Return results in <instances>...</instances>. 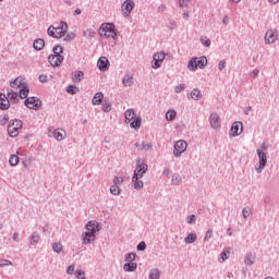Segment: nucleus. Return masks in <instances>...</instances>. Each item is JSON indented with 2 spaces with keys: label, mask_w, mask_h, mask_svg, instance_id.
Instances as JSON below:
<instances>
[{
  "label": "nucleus",
  "mask_w": 279,
  "mask_h": 279,
  "mask_svg": "<svg viewBox=\"0 0 279 279\" xmlns=\"http://www.w3.org/2000/svg\"><path fill=\"white\" fill-rule=\"evenodd\" d=\"M23 130V121L15 119V120H10L8 124V134L11 138H16L19 136V132Z\"/></svg>",
  "instance_id": "1"
},
{
  "label": "nucleus",
  "mask_w": 279,
  "mask_h": 279,
  "mask_svg": "<svg viewBox=\"0 0 279 279\" xmlns=\"http://www.w3.org/2000/svg\"><path fill=\"white\" fill-rule=\"evenodd\" d=\"M136 168L133 172V177L143 178L144 173H147L149 166L145 163V160L137 158L135 161Z\"/></svg>",
  "instance_id": "2"
},
{
  "label": "nucleus",
  "mask_w": 279,
  "mask_h": 279,
  "mask_svg": "<svg viewBox=\"0 0 279 279\" xmlns=\"http://www.w3.org/2000/svg\"><path fill=\"white\" fill-rule=\"evenodd\" d=\"M24 106H26V108H29L31 110H40V106H43V101H40L38 97L32 96L25 99Z\"/></svg>",
  "instance_id": "3"
},
{
  "label": "nucleus",
  "mask_w": 279,
  "mask_h": 279,
  "mask_svg": "<svg viewBox=\"0 0 279 279\" xmlns=\"http://www.w3.org/2000/svg\"><path fill=\"white\" fill-rule=\"evenodd\" d=\"M167 57L170 58V56L166 54L163 51L155 53L153 57L151 66L154 69H160V66H162V62H165V58Z\"/></svg>",
  "instance_id": "4"
},
{
  "label": "nucleus",
  "mask_w": 279,
  "mask_h": 279,
  "mask_svg": "<svg viewBox=\"0 0 279 279\" xmlns=\"http://www.w3.org/2000/svg\"><path fill=\"white\" fill-rule=\"evenodd\" d=\"M187 144L184 140H180L174 144L173 156L180 158L186 151Z\"/></svg>",
  "instance_id": "5"
},
{
  "label": "nucleus",
  "mask_w": 279,
  "mask_h": 279,
  "mask_svg": "<svg viewBox=\"0 0 279 279\" xmlns=\"http://www.w3.org/2000/svg\"><path fill=\"white\" fill-rule=\"evenodd\" d=\"M257 156L259 160V167L256 168L257 173H263L265 167H267V153L263 151V149H257Z\"/></svg>",
  "instance_id": "6"
},
{
  "label": "nucleus",
  "mask_w": 279,
  "mask_h": 279,
  "mask_svg": "<svg viewBox=\"0 0 279 279\" xmlns=\"http://www.w3.org/2000/svg\"><path fill=\"white\" fill-rule=\"evenodd\" d=\"M63 32L62 33H58L56 32V26H49L48 27V36H50L51 38H64V36H66V32L69 31V26L64 25V27H62Z\"/></svg>",
  "instance_id": "7"
},
{
  "label": "nucleus",
  "mask_w": 279,
  "mask_h": 279,
  "mask_svg": "<svg viewBox=\"0 0 279 279\" xmlns=\"http://www.w3.org/2000/svg\"><path fill=\"white\" fill-rule=\"evenodd\" d=\"M121 10H122V15L124 17L130 16V14L132 13V11L134 10V1L132 0H125L122 5H121Z\"/></svg>",
  "instance_id": "8"
},
{
  "label": "nucleus",
  "mask_w": 279,
  "mask_h": 279,
  "mask_svg": "<svg viewBox=\"0 0 279 279\" xmlns=\"http://www.w3.org/2000/svg\"><path fill=\"white\" fill-rule=\"evenodd\" d=\"M209 123L214 130H219V128H221V119L219 118V114H217V112H213L209 116Z\"/></svg>",
  "instance_id": "9"
},
{
  "label": "nucleus",
  "mask_w": 279,
  "mask_h": 279,
  "mask_svg": "<svg viewBox=\"0 0 279 279\" xmlns=\"http://www.w3.org/2000/svg\"><path fill=\"white\" fill-rule=\"evenodd\" d=\"M48 62L50 64V66H60V64H62V62H64V57L63 56H56V54H50L48 57Z\"/></svg>",
  "instance_id": "10"
},
{
  "label": "nucleus",
  "mask_w": 279,
  "mask_h": 279,
  "mask_svg": "<svg viewBox=\"0 0 279 279\" xmlns=\"http://www.w3.org/2000/svg\"><path fill=\"white\" fill-rule=\"evenodd\" d=\"M97 66L99 71L102 73H106L110 69V61H108V58L106 57H100L97 62Z\"/></svg>",
  "instance_id": "11"
},
{
  "label": "nucleus",
  "mask_w": 279,
  "mask_h": 279,
  "mask_svg": "<svg viewBox=\"0 0 279 279\" xmlns=\"http://www.w3.org/2000/svg\"><path fill=\"white\" fill-rule=\"evenodd\" d=\"M85 229L87 230L86 232L96 236L97 232H99V222L88 221L85 226Z\"/></svg>",
  "instance_id": "12"
},
{
  "label": "nucleus",
  "mask_w": 279,
  "mask_h": 279,
  "mask_svg": "<svg viewBox=\"0 0 279 279\" xmlns=\"http://www.w3.org/2000/svg\"><path fill=\"white\" fill-rule=\"evenodd\" d=\"M276 38H278V35L274 31H268L265 34V44L266 45H274L276 43Z\"/></svg>",
  "instance_id": "13"
},
{
  "label": "nucleus",
  "mask_w": 279,
  "mask_h": 279,
  "mask_svg": "<svg viewBox=\"0 0 279 279\" xmlns=\"http://www.w3.org/2000/svg\"><path fill=\"white\" fill-rule=\"evenodd\" d=\"M112 29H116L114 24H112V23H102L100 25V36H104V34H108L109 32H112Z\"/></svg>",
  "instance_id": "14"
},
{
  "label": "nucleus",
  "mask_w": 279,
  "mask_h": 279,
  "mask_svg": "<svg viewBox=\"0 0 279 279\" xmlns=\"http://www.w3.org/2000/svg\"><path fill=\"white\" fill-rule=\"evenodd\" d=\"M10 108V100L5 94L0 93V110H8Z\"/></svg>",
  "instance_id": "15"
},
{
  "label": "nucleus",
  "mask_w": 279,
  "mask_h": 279,
  "mask_svg": "<svg viewBox=\"0 0 279 279\" xmlns=\"http://www.w3.org/2000/svg\"><path fill=\"white\" fill-rule=\"evenodd\" d=\"M28 95H29V85H27V83H24L20 87L19 97L20 99H27Z\"/></svg>",
  "instance_id": "16"
},
{
  "label": "nucleus",
  "mask_w": 279,
  "mask_h": 279,
  "mask_svg": "<svg viewBox=\"0 0 279 279\" xmlns=\"http://www.w3.org/2000/svg\"><path fill=\"white\" fill-rule=\"evenodd\" d=\"M239 130H241L239 132ZM243 131V123L241 122H234L231 126V132H232V136H239V134H241V132Z\"/></svg>",
  "instance_id": "17"
},
{
  "label": "nucleus",
  "mask_w": 279,
  "mask_h": 279,
  "mask_svg": "<svg viewBox=\"0 0 279 279\" xmlns=\"http://www.w3.org/2000/svg\"><path fill=\"white\" fill-rule=\"evenodd\" d=\"M101 101H104V93L97 92L92 99V104L93 106H100Z\"/></svg>",
  "instance_id": "18"
},
{
  "label": "nucleus",
  "mask_w": 279,
  "mask_h": 279,
  "mask_svg": "<svg viewBox=\"0 0 279 279\" xmlns=\"http://www.w3.org/2000/svg\"><path fill=\"white\" fill-rule=\"evenodd\" d=\"M142 177H132V182H133V187L135 189V191H141V189H143L144 183L141 180Z\"/></svg>",
  "instance_id": "19"
},
{
  "label": "nucleus",
  "mask_w": 279,
  "mask_h": 279,
  "mask_svg": "<svg viewBox=\"0 0 279 279\" xmlns=\"http://www.w3.org/2000/svg\"><path fill=\"white\" fill-rule=\"evenodd\" d=\"M33 47L36 51H43L45 49V40L43 38L35 39Z\"/></svg>",
  "instance_id": "20"
},
{
  "label": "nucleus",
  "mask_w": 279,
  "mask_h": 279,
  "mask_svg": "<svg viewBox=\"0 0 279 279\" xmlns=\"http://www.w3.org/2000/svg\"><path fill=\"white\" fill-rule=\"evenodd\" d=\"M24 84L23 76H17L14 81L10 82L11 88H21Z\"/></svg>",
  "instance_id": "21"
},
{
  "label": "nucleus",
  "mask_w": 279,
  "mask_h": 279,
  "mask_svg": "<svg viewBox=\"0 0 279 279\" xmlns=\"http://www.w3.org/2000/svg\"><path fill=\"white\" fill-rule=\"evenodd\" d=\"M95 234L93 233H88L87 231L83 233V243L85 245H88L90 243H93V241H95Z\"/></svg>",
  "instance_id": "22"
},
{
  "label": "nucleus",
  "mask_w": 279,
  "mask_h": 279,
  "mask_svg": "<svg viewBox=\"0 0 279 279\" xmlns=\"http://www.w3.org/2000/svg\"><path fill=\"white\" fill-rule=\"evenodd\" d=\"M7 99H9V101H11L12 104H19V93L14 90L8 92Z\"/></svg>",
  "instance_id": "23"
},
{
  "label": "nucleus",
  "mask_w": 279,
  "mask_h": 279,
  "mask_svg": "<svg viewBox=\"0 0 279 279\" xmlns=\"http://www.w3.org/2000/svg\"><path fill=\"white\" fill-rule=\"evenodd\" d=\"M125 117V123H130L133 121V119L136 118V112H134V109H128L124 113Z\"/></svg>",
  "instance_id": "24"
},
{
  "label": "nucleus",
  "mask_w": 279,
  "mask_h": 279,
  "mask_svg": "<svg viewBox=\"0 0 279 279\" xmlns=\"http://www.w3.org/2000/svg\"><path fill=\"white\" fill-rule=\"evenodd\" d=\"M137 267L138 265L134 262H128L123 265L124 271H128V272L136 271Z\"/></svg>",
  "instance_id": "25"
},
{
  "label": "nucleus",
  "mask_w": 279,
  "mask_h": 279,
  "mask_svg": "<svg viewBox=\"0 0 279 279\" xmlns=\"http://www.w3.org/2000/svg\"><path fill=\"white\" fill-rule=\"evenodd\" d=\"M196 64L198 69H206V64H208V59L205 56L199 57L196 60Z\"/></svg>",
  "instance_id": "26"
},
{
  "label": "nucleus",
  "mask_w": 279,
  "mask_h": 279,
  "mask_svg": "<svg viewBox=\"0 0 279 279\" xmlns=\"http://www.w3.org/2000/svg\"><path fill=\"white\" fill-rule=\"evenodd\" d=\"M82 80H84V72L83 71H76L74 73V75L72 76V82H74V84H77V83L82 82Z\"/></svg>",
  "instance_id": "27"
},
{
  "label": "nucleus",
  "mask_w": 279,
  "mask_h": 279,
  "mask_svg": "<svg viewBox=\"0 0 279 279\" xmlns=\"http://www.w3.org/2000/svg\"><path fill=\"white\" fill-rule=\"evenodd\" d=\"M52 136L56 141H64V131L57 129L52 132Z\"/></svg>",
  "instance_id": "28"
},
{
  "label": "nucleus",
  "mask_w": 279,
  "mask_h": 279,
  "mask_svg": "<svg viewBox=\"0 0 279 279\" xmlns=\"http://www.w3.org/2000/svg\"><path fill=\"white\" fill-rule=\"evenodd\" d=\"M187 69H189L190 71H193V72L197 71V57H193V58L189 61V63H187Z\"/></svg>",
  "instance_id": "29"
},
{
  "label": "nucleus",
  "mask_w": 279,
  "mask_h": 279,
  "mask_svg": "<svg viewBox=\"0 0 279 279\" xmlns=\"http://www.w3.org/2000/svg\"><path fill=\"white\" fill-rule=\"evenodd\" d=\"M171 184L173 186H180V184H182V177L178 173H174L171 179Z\"/></svg>",
  "instance_id": "30"
},
{
  "label": "nucleus",
  "mask_w": 279,
  "mask_h": 279,
  "mask_svg": "<svg viewBox=\"0 0 279 279\" xmlns=\"http://www.w3.org/2000/svg\"><path fill=\"white\" fill-rule=\"evenodd\" d=\"M123 86H132L134 84V77L130 74H125L123 80H122Z\"/></svg>",
  "instance_id": "31"
},
{
  "label": "nucleus",
  "mask_w": 279,
  "mask_h": 279,
  "mask_svg": "<svg viewBox=\"0 0 279 279\" xmlns=\"http://www.w3.org/2000/svg\"><path fill=\"white\" fill-rule=\"evenodd\" d=\"M191 98L194 99V101H199V99H202V92L197 88H194L191 92Z\"/></svg>",
  "instance_id": "32"
},
{
  "label": "nucleus",
  "mask_w": 279,
  "mask_h": 279,
  "mask_svg": "<svg viewBox=\"0 0 279 279\" xmlns=\"http://www.w3.org/2000/svg\"><path fill=\"white\" fill-rule=\"evenodd\" d=\"M148 278L149 279H160V270H158L157 268L150 269Z\"/></svg>",
  "instance_id": "33"
},
{
  "label": "nucleus",
  "mask_w": 279,
  "mask_h": 279,
  "mask_svg": "<svg viewBox=\"0 0 279 279\" xmlns=\"http://www.w3.org/2000/svg\"><path fill=\"white\" fill-rule=\"evenodd\" d=\"M52 51H53V54L52 56H62V53H64V48L60 45H56L53 48H52Z\"/></svg>",
  "instance_id": "34"
},
{
  "label": "nucleus",
  "mask_w": 279,
  "mask_h": 279,
  "mask_svg": "<svg viewBox=\"0 0 279 279\" xmlns=\"http://www.w3.org/2000/svg\"><path fill=\"white\" fill-rule=\"evenodd\" d=\"M84 36H85V38L90 40L92 38H95V36H97V32H95V29H93V28H89L84 32Z\"/></svg>",
  "instance_id": "35"
},
{
  "label": "nucleus",
  "mask_w": 279,
  "mask_h": 279,
  "mask_svg": "<svg viewBox=\"0 0 279 279\" xmlns=\"http://www.w3.org/2000/svg\"><path fill=\"white\" fill-rule=\"evenodd\" d=\"M196 241H197V235L195 233H190L184 239V243H187V244L195 243Z\"/></svg>",
  "instance_id": "36"
},
{
  "label": "nucleus",
  "mask_w": 279,
  "mask_h": 279,
  "mask_svg": "<svg viewBox=\"0 0 279 279\" xmlns=\"http://www.w3.org/2000/svg\"><path fill=\"white\" fill-rule=\"evenodd\" d=\"M66 93L69 95H77V93H80V88L77 86H75V85H69L66 87Z\"/></svg>",
  "instance_id": "37"
},
{
  "label": "nucleus",
  "mask_w": 279,
  "mask_h": 279,
  "mask_svg": "<svg viewBox=\"0 0 279 279\" xmlns=\"http://www.w3.org/2000/svg\"><path fill=\"white\" fill-rule=\"evenodd\" d=\"M130 123V128H132L133 130H138V128H141V118H135L132 120V122Z\"/></svg>",
  "instance_id": "38"
},
{
  "label": "nucleus",
  "mask_w": 279,
  "mask_h": 279,
  "mask_svg": "<svg viewBox=\"0 0 279 279\" xmlns=\"http://www.w3.org/2000/svg\"><path fill=\"white\" fill-rule=\"evenodd\" d=\"M38 241H40V234H38V232L35 231L31 235V245H36Z\"/></svg>",
  "instance_id": "39"
},
{
  "label": "nucleus",
  "mask_w": 279,
  "mask_h": 279,
  "mask_svg": "<svg viewBox=\"0 0 279 279\" xmlns=\"http://www.w3.org/2000/svg\"><path fill=\"white\" fill-rule=\"evenodd\" d=\"M20 158L16 155H11L9 159V165L11 167H16L19 165Z\"/></svg>",
  "instance_id": "40"
},
{
  "label": "nucleus",
  "mask_w": 279,
  "mask_h": 279,
  "mask_svg": "<svg viewBox=\"0 0 279 279\" xmlns=\"http://www.w3.org/2000/svg\"><path fill=\"white\" fill-rule=\"evenodd\" d=\"M244 263L245 265H248L250 267H252V265H254V255L252 253H248L245 256Z\"/></svg>",
  "instance_id": "41"
},
{
  "label": "nucleus",
  "mask_w": 279,
  "mask_h": 279,
  "mask_svg": "<svg viewBox=\"0 0 279 279\" xmlns=\"http://www.w3.org/2000/svg\"><path fill=\"white\" fill-rule=\"evenodd\" d=\"M177 112L175 110H168L166 112V119L167 121H173V119H175Z\"/></svg>",
  "instance_id": "42"
},
{
  "label": "nucleus",
  "mask_w": 279,
  "mask_h": 279,
  "mask_svg": "<svg viewBox=\"0 0 279 279\" xmlns=\"http://www.w3.org/2000/svg\"><path fill=\"white\" fill-rule=\"evenodd\" d=\"M110 193L111 195H121V187L119 185H111Z\"/></svg>",
  "instance_id": "43"
},
{
  "label": "nucleus",
  "mask_w": 279,
  "mask_h": 279,
  "mask_svg": "<svg viewBox=\"0 0 279 279\" xmlns=\"http://www.w3.org/2000/svg\"><path fill=\"white\" fill-rule=\"evenodd\" d=\"M105 38H112L117 40V28L111 29V32L104 34Z\"/></svg>",
  "instance_id": "44"
},
{
  "label": "nucleus",
  "mask_w": 279,
  "mask_h": 279,
  "mask_svg": "<svg viewBox=\"0 0 279 279\" xmlns=\"http://www.w3.org/2000/svg\"><path fill=\"white\" fill-rule=\"evenodd\" d=\"M136 260V253H129L125 255L126 263H134Z\"/></svg>",
  "instance_id": "45"
},
{
  "label": "nucleus",
  "mask_w": 279,
  "mask_h": 279,
  "mask_svg": "<svg viewBox=\"0 0 279 279\" xmlns=\"http://www.w3.org/2000/svg\"><path fill=\"white\" fill-rule=\"evenodd\" d=\"M74 276L76 279H86V272H84V270L81 269L76 270L74 272Z\"/></svg>",
  "instance_id": "46"
},
{
  "label": "nucleus",
  "mask_w": 279,
  "mask_h": 279,
  "mask_svg": "<svg viewBox=\"0 0 279 279\" xmlns=\"http://www.w3.org/2000/svg\"><path fill=\"white\" fill-rule=\"evenodd\" d=\"M63 40L64 43H71V40H75V33H68Z\"/></svg>",
  "instance_id": "47"
},
{
  "label": "nucleus",
  "mask_w": 279,
  "mask_h": 279,
  "mask_svg": "<svg viewBox=\"0 0 279 279\" xmlns=\"http://www.w3.org/2000/svg\"><path fill=\"white\" fill-rule=\"evenodd\" d=\"M52 250L53 252H56L57 254H60L62 252V244L60 243H53L52 244Z\"/></svg>",
  "instance_id": "48"
},
{
  "label": "nucleus",
  "mask_w": 279,
  "mask_h": 279,
  "mask_svg": "<svg viewBox=\"0 0 279 279\" xmlns=\"http://www.w3.org/2000/svg\"><path fill=\"white\" fill-rule=\"evenodd\" d=\"M242 215H243L244 219H247V217H250V215H252V208L244 207L242 210Z\"/></svg>",
  "instance_id": "49"
},
{
  "label": "nucleus",
  "mask_w": 279,
  "mask_h": 279,
  "mask_svg": "<svg viewBox=\"0 0 279 279\" xmlns=\"http://www.w3.org/2000/svg\"><path fill=\"white\" fill-rule=\"evenodd\" d=\"M136 248L137 252H145V250H147V244L144 241H142L137 244Z\"/></svg>",
  "instance_id": "50"
},
{
  "label": "nucleus",
  "mask_w": 279,
  "mask_h": 279,
  "mask_svg": "<svg viewBox=\"0 0 279 279\" xmlns=\"http://www.w3.org/2000/svg\"><path fill=\"white\" fill-rule=\"evenodd\" d=\"M102 110L104 112H110V110H112V105L110 102H104Z\"/></svg>",
  "instance_id": "51"
},
{
  "label": "nucleus",
  "mask_w": 279,
  "mask_h": 279,
  "mask_svg": "<svg viewBox=\"0 0 279 279\" xmlns=\"http://www.w3.org/2000/svg\"><path fill=\"white\" fill-rule=\"evenodd\" d=\"M64 25H65L66 27H69V24H66V22H62V21H61V25L58 26V27H54L56 32H58V34H62V32H64V29H62V27H64Z\"/></svg>",
  "instance_id": "52"
},
{
  "label": "nucleus",
  "mask_w": 279,
  "mask_h": 279,
  "mask_svg": "<svg viewBox=\"0 0 279 279\" xmlns=\"http://www.w3.org/2000/svg\"><path fill=\"white\" fill-rule=\"evenodd\" d=\"M12 265V262L9 259H0V267H10Z\"/></svg>",
  "instance_id": "53"
},
{
  "label": "nucleus",
  "mask_w": 279,
  "mask_h": 279,
  "mask_svg": "<svg viewBox=\"0 0 279 279\" xmlns=\"http://www.w3.org/2000/svg\"><path fill=\"white\" fill-rule=\"evenodd\" d=\"M123 178L122 177H114L113 179V186H119V184H122Z\"/></svg>",
  "instance_id": "54"
},
{
  "label": "nucleus",
  "mask_w": 279,
  "mask_h": 279,
  "mask_svg": "<svg viewBox=\"0 0 279 279\" xmlns=\"http://www.w3.org/2000/svg\"><path fill=\"white\" fill-rule=\"evenodd\" d=\"M201 43L204 45V47H210V39L206 37H201Z\"/></svg>",
  "instance_id": "55"
},
{
  "label": "nucleus",
  "mask_w": 279,
  "mask_h": 279,
  "mask_svg": "<svg viewBox=\"0 0 279 279\" xmlns=\"http://www.w3.org/2000/svg\"><path fill=\"white\" fill-rule=\"evenodd\" d=\"M210 239H213V229L207 230L204 241H210Z\"/></svg>",
  "instance_id": "56"
},
{
  "label": "nucleus",
  "mask_w": 279,
  "mask_h": 279,
  "mask_svg": "<svg viewBox=\"0 0 279 279\" xmlns=\"http://www.w3.org/2000/svg\"><path fill=\"white\" fill-rule=\"evenodd\" d=\"M195 221H197V217L195 215H190L187 217V223H190L192 226V223H195Z\"/></svg>",
  "instance_id": "57"
},
{
  "label": "nucleus",
  "mask_w": 279,
  "mask_h": 279,
  "mask_svg": "<svg viewBox=\"0 0 279 279\" xmlns=\"http://www.w3.org/2000/svg\"><path fill=\"white\" fill-rule=\"evenodd\" d=\"M10 121V116L4 114L2 119H0V125H5Z\"/></svg>",
  "instance_id": "58"
},
{
  "label": "nucleus",
  "mask_w": 279,
  "mask_h": 279,
  "mask_svg": "<svg viewBox=\"0 0 279 279\" xmlns=\"http://www.w3.org/2000/svg\"><path fill=\"white\" fill-rule=\"evenodd\" d=\"M142 149H145V151H149L151 149V144L143 142Z\"/></svg>",
  "instance_id": "59"
},
{
  "label": "nucleus",
  "mask_w": 279,
  "mask_h": 279,
  "mask_svg": "<svg viewBox=\"0 0 279 279\" xmlns=\"http://www.w3.org/2000/svg\"><path fill=\"white\" fill-rule=\"evenodd\" d=\"M182 90H184V84H180L178 86H175L174 88V93H182Z\"/></svg>",
  "instance_id": "60"
},
{
  "label": "nucleus",
  "mask_w": 279,
  "mask_h": 279,
  "mask_svg": "<svg viewBox=\"0 0 279 279\" xmlns=\"http://www.w3.org/2000/svg\"><path fill=\"white\" fill-rule=\"evenodd\" d=\"M218 69H219V71H222V70L226 69V60L219 61V63H218Z\"/></svg>",
  "instance_id": "61"
},
{
  "label": "nucleus",
  "mask_w": 279,
  "mask_h": 279,
  "mask_svg": "<svg viewBox=\"0 0 279 279\" xmlns=\"http://www.w3.org/2000/svg\"><path fill=\"white\" fill-rule=\"evenodd\" d=\"M73 271H75V266L74 265H70L66 269V274L68 276H71L73 274Z\"/></svg>",
  "instance_id": "62"
},
{
  "label": "nucleus",
  "mask_w": 279,
  "mask_h": 279,
  "mask_svg": "<svg viewBox=\"0 0 279 279\" xmlns=\"http://www.w3.org/2000/svg\"><path fill=\"white\" fill-rule=\"evenodd\" d=\"M168 27H169V29L173 31V29H175V27H178V24H175V21L171 20L169 22V26Z\"/></svg>",
  "instance_id": "63"
},
{
  "label": "nucleus",
  "mask_w": 279,
  "mask_h": 279,
  "mask_svg": "<svg viewBox=\"0 0 279 279\" xmlns=\"http://www.w3.org/2000/svg\"><path fill=\"white\" fill-rule=\"evenodd\" d=\"M47 81H48V80H47V75H45V74H40V75H39V82H41L43 84H45Z\"/></svg>",
  "instance_id": "64"
}]
</instances>
